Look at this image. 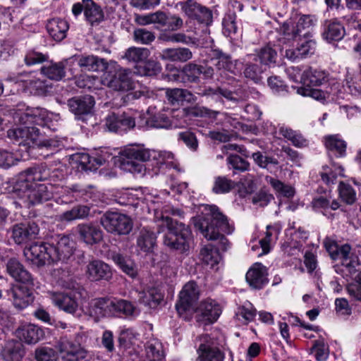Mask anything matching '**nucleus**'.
<instances>
[{
	"mask_svg": "<svg viewBox=\"0 0 361 361\" xmlns=\"http://www.w3.org/2000/svg\"><path fill=\"white\" fill-rule=\"evenodd\" d=\"M54 116L53 113L45 109H27L25 112L16 114L20 126L8 130V136L18 142L19 145L54 151L60 146V141L54 139L40 140L39 130L36 126L51 128Z\"/></svg>",
	"mask_w": 361,
	"mask_h": 361,
	"instance_id": "obj_1",
	"label": "nucleus"
},
{
	"mask_svg": "<svg viewBox=\"0 0 361 361\" xmlns=\"http://www.w3.org/2000/svg\"><path fill=\"white\" fill-rule=\"evenodd\" d=\"M202 216L195 220V226L202 235L209 240H220L221 248L226 250L228 240L221 233L231 234L233 226L228 222L227 217L224 215L216 205H203Z\"/></svg>",
	"mask_w": 361,
	"mask_h": 361,
	"instance_id": "obj_2",
	"label": "nucleus"
},
{
	"mask_svg": "<svg viewBox=\"0 0 361 361\" xmlns=\"http://www.w3.org/2000/svg\"><path fill=\"white\" fill-rule=\"evenodd\" d=\"M158 233L165 232L164 243L165 245L180 252L187 251L191 240V231L183 223L173 221L168 216L162 215L157 221Z\"/></svg>",
	"mask_w": 361,
	"mask_h": 361,
	"instance_id": "obj_3",
	"label": "nucleus"
},
{
	"mask_svg": "<svg viewBox=\"0 0 361 361\" xmlns=\"http://www.w3.org/2000/svg\"><path fill=\"white\" fill-rule=\"evenodd\" d=\"M324 245L331 257L334 259H340L341 266L336 269L338 274L342 275L344 279L352 277L356 272V267L360 265V261L356 255L351 252V247L348 244L341 245L331 238L324 240Z\"/></svg>",
	"mask_w": 361,
	"mask_h": 361,
	"instance_id": "obj_4",
	"label": "nucleus"
},
{
	"mask_svg": "<svg viewBox=\"0 0 361 361\" xmlns=\"http://www.w3.org/2000/svg\"><path fill=\"white\" fill-rule=\"evenodd\" d=\"M13 191L23 202V206L27 207L47 201L52 197V192L46 184L28 181L20 183L19 178H17Z\"/></svg>",
	"mask_w": 361,
	"mask_h": 361,
	"instance_id": "obj_5",
	"label": "nucleus"
},
{
	"mask_svg": "<svg viewBox=\"0 0 361 361\" xmlns=\"http://www.w3.org/2000/svg\"><path fill=\"white\" fill-rule=\"evenodd\" d=\"M149 151L140 145H128L119 153L120 167L131 173H143L145 167L142 162L149 159Z\"/></svg>",
	"mask_w": 361,
	"mask_h": 361,
	"instance_id": "obj_6",
	"label": "nucleus"
},
{
	"mask_svg": "<svg viewBox=\"0 0 361 361\" xmlns=\"http://www.w3.org/2000/svg\"><path fill=\"white\" fill-rule=\"evenodd\" d=\"M130 71L117 64L109 67L104 73L102 83L109 89L127 92L134 88V83L130 77Z\"/></svg>",
	"mask_w": 361,
	"mask_h": 361,
	"instance_id": "obj_7",
	"label": "nucleus"
},
{
	"mask_svg": "<svg viewBox=\"0 0 361 361\" xmlns=\"http://www.w3.org/2000/svg\"><path fill=\"white\" fill-rule=\"evenodd\" d=\"M101 224L108 232L117 235L130 233L133 226L128 216L118 212H106L101 218Z\"/></svg>",
	"mask_w": 361,
	"mask_h": 361,
	"instance_id": "obj_8",
	"label": "nucleus"
},
{
	"mask_svg": "<svg viewBox=\"0 0 361 361\" xmlns=\"http://www.w3.org/2000/svg\"><path fill=\"white\" fill-rule=\"evenodd\" d=\"M62 176L59 170L51 169L46 164H41L22 171L19 173L18 178L20 179V183H25V181L35 183L44 180L56 181L61 179Z\"/></svg>",
	"mask_w": 361,
	"mask_h": 361,
	"instance_id": "obj_9",
	"label": "nucleus"
},
{
	"mask_svg": "<svg viewBox=\"0 0 361 361\" xmlns=\"http://www.w3.org/2000/svg\"><path fill=\"white\" fill-rule=\"evenodd\" d=\"M7 80L18 84L23 92L34 95H44L49 87L44 80L27 73H21L14 78L10 76Z\"/></svg>",
	"mask_w": 361,
	"mask_h": 361,
	"instance_id": "obj_10",
	"label": "nucleus"
},
{
	"mask_svg": "<svg viewBox=\"0 0 361 361\" xmlns=\"http://www.w3.org/2000/svg\"><path fill=\"white\" fill-rule=\"evenodd\" d=\"M50 243H35L24 249L23 253L27 261L39 267L46 264L54 262L52 260V254Z\"/></svg>",
	"mask_w": 361,
	"mask_h": 361,
	"instance_id": "obj_11",
	"label": "nucleus"
},
{
	"mask_svg": "<svg viewBox=\"0 0 361 361\" xmlns=\"http://www.w3.org/2000/svg\"><path fill=\"white\" fill-rule=\"evenodd\" d=\"M200 297V290L194 281L187 283L179 294V300L176 305L178 313L181 315L195 310V303Z\"/></svg>",
	"mask_w": 361,
	"mask_h": 361,
	"instance_id": "obj_12",
	"label": "nucleus"
},
{
	"mask_svg": "<svg viewBox=\"0 0 361 361\" xmlns=\"http://www.w3.org/2000/svg\"><path fill=\"white\" fill-rule=\"evenodd\" d=\"M50 298L52 303L61 310L76 317L82 316L83 313L82 307L72 293L51 292Z\"/></svg>",
	"mask_w": 361,
	"mask_h": 361,
	"instance_id": "obj_13",
	"label": "nucleus"
},
{
	"mask_svg": "<svg viewBox=\"0 0 361 361\" xmlns=\"http://www.w3.org/2000/svg\"><path fill=\"white\" fill-rule=\"evenodd\" d=\"M197 321L203 324L214 323L221 314V308L215 300L207 298L202 300L197 307H195Z\"/></svg>",
	"mask_w": 361,
	"mask_h": 361,
	"instance_id": "obj_14",
	"label": "nucleus"
},
{
	"mask_svg": "<svg viewBox=\"0 0 361 361\" xmlns=\"http://www.w3.org/2000/svg\"><path fill=\"white\" fill-rule=\"evenodd\" d=\"M200 344L197 350L200 361H224V353L215 346L216 341L209 335L205 334L200 337Z\"/></svg>",
	"mask_w": 361,
	"mask_h": 361,
	"instance_id": "obj_15",
	"label": "nucleus"
},
{
	"mask_svg": "<svg viewBox=\"0 0 361 361\" xmlns=\"http://www.w3.org/2000/svg\"><path fill=\"white\" fill-rule=\"evenodd\" d=\"M214 66L220 73H231L233 75L241 73L243 63L240 60H232L231 56L220 50L214 51L212 59Z\"/></svg>",
	"mask_w": 361,
	"mask_h": 361,
	"instance_id": "obj_16",
	"label": "nucleus"
},
{
	"mask_svg": "<svg viewBox=\"0 0 361 361\" xmlns=\"http://www.w3.org/2000/svg\"><path fill=\"white\" fill-rule=\"evenodd\" d=\"M316 48L315 40L309 38L300 39L295 47L286 50L285 56L291 61H299L313 55Z\"/></svg>",
	"mask_w": 361,
	"mask_h": 361,
	"instance_id": "obj_17",
	"label": "nucleus"
},
{
	"mask_svg": "<svg viewBox=\"0 0 361 361\" xmlns=\"http://www.w3.org/2000/svg\"><path fill=\"white\" fill-rule=\"evenodd\" d=\"M51 251L54 262L68 259L73 253L74 242L66 235H57L52 239Z\"/></svg>",
	"mask_w": 361,
	"mask_h": 361,
	"instance_id": "obj_18",
	"label": "nucleus"
},
{
	"mask_svg": "<svg viewBox=\"0 0 361 361\" xmlns=\"http://www.w3.org/2000/svg\"><path fill=\"white\" fill-rule=\"evenodd\" d=\"M308 238L307 233L300 228H293L286 230V240L283 243V250L288 255H294L300 252L303 243Z\"/></svg>",
	"mask_w": 361,
	"mask_h": 361,
	"instance_id": "obj_19",
	"label": "nucleus"
},
{
	"mask_svg": "<svg viewBox=\"0 0 361 361\" xmlns=\"http://www.w3.org/2000/svg\"><path fill=\"white\" fill-rule=\"evenodd\" d=\"M135 126V118L126 113L119 116L115 113H111L105 119V126L111 132H126L133 128Z\"/></svg>",
	"mask_w": 361,
	"mask_h": 361,
	"instance_id": "obj_20",
	"label": "nucleus"
},
{
	"mask_svg": "<svg viewBox=\"0 0 361 361\" xmlns=\"http://www.w3.org/2000/svg\"><path fill=\"white\" fill-rule=\"evenodd\" d=\"M178 5L186 16L197 19L202 23H207L212 18V14L207 8L201 6L194 0L180 2Z\"/></svg>",
	"mask_w": 361,
	"mask_h": 361,
	"instance_id": "obj_21",
	"label": "nucleus"
},
{
	"mask_svg": "<svg viewBox=\"0 0 361 361\" xmlns=\"http://www.w3.org/2000/svg\"><path fill=\"white\" fill-rule=\"evenodd\" d=\"M38 233L39 228L35 223H21L13 226L11 237L16 243L23 244L35 239Z\"/></svg>",
	"mask_w": 361,
	"mask_h": 361,
	"instance_id": "obj_22",
	"label": "nucleus"
},
{
	"mask_svg": "<svg viewBox=\"0 0 361 361\" xmlns=\"http://www.w3.org/2000/svg\"><path fill=\"white\" fill-rule=\"evenodd\" d=\"M57 347L61 357L67 361H77L86 356V351L80 345L66 338H61Z\"/></svg>",
	"mask_w": 361,
	"mask_h": 361,
	"instance_id": "obj_23",
	"label": "nucleus"
},
{
	"mask_svg": "<svg viewBox=\"0 0 361 361\" xmlns=\"http://www.w3.org/2000/svg\"><path fill=\"white\" fill-rule=\"evenodd\" d=\"M85 274L90 281L109 280L112 275L110 267L98 259L92 260L87 264Z\"/></svg>",
	"mask_w": 361,
	"mask_h": 361,
	"instance_id": "obj_24",
	"label": "nucleus"
},
{
	"mask_svg": "<svg viewBox=\"0 0 361 361\" xmlns=\"http://www.w3.org/2000/svg\"><path fill=\"white\" fill-rule=\"evenodd\" d=\"M245 279L249 285L255 289L262 288L269 281L267 269L261 263L254 264L247 271Z\"/></svg>",
	"mask_w": 361,
	"mask_h": 361,
	"instance_id": "obj_25",
	"label": "nucleus"
},
{
	"mask_svg": "<svg viewBox=\"0 0 361 361\" xmlns=\"http://www.w3.org/2000/svg\"><path fill=\"white\" fill-rule=\"evenodd\" d=\"M94 105V100L92 96L85 95L80 97H74L68 101V106L78 119L82 116L91 114Z\"/></svg>",
	"mask_w": 361,
	"mask_h": 361,
	"instance_id": "obj_26",
	"label": "nucleus"
},
{
	"mask_svg": "<svg viewBox=\"0 0 361 361\" xmlns=\"http://www.w3.org/2000/svg\"><path fill=\"white\" fill-rule=\"evenodd\" d=\"M33 286V283L29 285L22 283L11 289L13 303L17 308L23 309L29 305L32 300L31 288Z\"/></svg>",
	"mask_w": 361,
	"mask_h": 361,
	"instance_id": "obj_27",
	"label": "nucleus"
},
{
	"mask_svg": "<svg viewBox=\"0 0 361 361\" xmlns=\"http://www.w3.org/2000/svg\"><path fill=\"white\" fill-rule=\"evenodd\" d=\"M109 157L110 154L108 152L101 151L97 152L95 156H90L87 153L78 154L75 159L84 169L91 171L103 165Z\"/></svg>",
	"mask_w": 361,
	"mask_h": 361,
	"instance_id": "obj_28",
	"label": "nucleus"
},
{
	"mask_svg": "<svg viewBox=\"0 0 361 361\" xmlns=\"http://www.w3.org/2000/svg\"><path fill=\"white\" fill-rule=\"evenodd\" d=\"M80 238L87 245L99 243L103 238L102 230L92 224H80L77 226Z\"/></svg>",
	"mask_w": 361,
	"mask_h": 361,
	"instance_id": "obj_29",
	"label": "nucleus"
},
{
	"mask_svg": "<svg viewBox=\"0 0 361 361\" xmlns=\"http://www.w3.org/2000/svg\"><path fill=\"white\" fill-rule=\"evenodd\" d=\"M68 61L77 62L82 71H97L104 66V60L94 55L75 54Z\"/></svg>",
	"mask_w": 361,
	"mask_h": 361,
	"instance_id": "obj_30",
	"label": "nucleus"
},
{
	"mask_svg": "<svg viewBox=\"0 0 361 361\" xmlns=\"http://www.w3.org/2000/svg\"><path fill=\"white\" fill-rule=\"evenodd\" d=\"M16 336L27 344H35L44 336L43 331L37 326L27 324L20 326L16 331Z\"/></svg>",
	"mask_w": 361,
	"mask_h": 361,
	"instance_id": "obj_31",
	"label": "nucleus"
},
{
	"mask_svg": "<svg viewBox=\"0 0 361 361\" xmlns=\"http://www.w3.org/2000/svg\"><path fill=\"white\" fill-rule=\"evenodd\" d=\"M345 30L336 19L326 20L323 25L322 37L328 42L339 41L343 38Z\"/></svg>",
	"mask_w": 361,
	"mask_h": 361,
	"instance_id": "obj_32",
	"label": "nucleus"
},
{
	"mask_svg": "<svg viewBox=\"0 0 361 361\" xmlns=\"http://www.w3.org/2000/svg\"><path fill=\"white\" fill-rule=\"evenodd\" d=\"M111 317L123 315L126 317L138 314L137 308L128 300L123 299H111Z\"/></svg>",
	"mask_w": 361,
	"mask_h": 361,
	"instance_id": "obj_33",
	"label": "nucleus"
},
{
	"mask_svg": "<svg viewBox=\"0 0 361 361\" xmlns=\"http://www.w3.org/2000/svg\"><path fill=\"white\" fill-rule=\"evenodd\" d=\"M159 57L164 61L184 63L192 58V53L185 47L166 48L161 50Z\"/></svg>",
	"mask_w": 361,
	"mask_h": 361,
	"instance_id": "obj_34",
	"label": "nucleus"
},
{
	"mask_svg": "<svg viewBox=\"0 0 361 361\" xmlns=\"http://www.w3.org/2000/svg\"><path fill=\"white\" fill-rule=\"evenodd\" d=\"M8 274L17 281L24 284H32V276L23 265L15 258L10 259L7 262Z\"/></svg>",
	"mask_w": 361,
	"mask_h": 361,
	"instance_id": "obj_35",
	"label": "nucleus"
},
{
	"mask_svg": "<svg viewBox=\"0 0 361 361\" xmlns=\"http://www.w3.org/2000/svg\"><path fill=\"white\" fill-rule=\"evenodd\" d=\"M8 274L17 281L24 284H32V276L23 265L15 258L10 259L7 262Z\"/></svg>",
	"mask_w": 361,
	"mask_h": 361,
	"instance_id": "obj_36",
	"label": "nucleus"
},
{
	"mask_svg": "<svg viewBox=\"0 0 361 361\" xmlns=\"http://www.w3.org/2000/svg\"><path fill=\"white\" fill-rule=\"evenodd\" d=\"M8 274L17 281L24 284H32V276L23 265L15 258L10 259L7 262Z\"/></svg>",
	"mask_w": 361,
	"mask_h": 361,
	"instance_id": "obj_37",
	"label": "nucleus"
},
{
	"mask_svg": "<svg viewBox=\"0 0 361 361\" xmlns=\"http://www.w3.org/2000/svg\"><path fill=\"white\" fill-rule=\"evenodd\" d=\"M111 299L95 298L89 303L88 314L95 319L111 317Z\"/></svg>",
	"mask_w": 361,
	"mask_h": 361,
	"instance_id": "obj_38",
	"label": "nucleus"
},
{
	"mask_svg": "<svg viewBox=\"0 0 361 361\" xmlns=\"http://www.w3.org/2000/svg\"><path fill=\"white\" fill-rule=\"evenodd\" d=\"M243 75L246 78L253 80L255 82H258L262 79V74L264 72L262 66L257 64V59L256 56H252L250 54L246 56L243 59Z\"/></svg>",
	"mask_w": 361,
	"mask_h": 361,
	"instance_id": "obj_39",
	"label": "nucleus"
},
{
	"mask_svg": "<svg viewBox=\"0 0 361 361\" xmlns=\"http://www.w3.org/2000/svg\"><path fill=\"white\" fill-rule=\"evenodd\" d=\"M68 28L67 21L61 18L51 19L47 24L49 35L56 42H61L66 37Z\"/></svg>",
	"mask_w": 361,
	"mask_h": 361,
	"instance_id": "obj_40",
	"label": "nucleus"
},
{
	"mask_svg": "<svg viewBox=\"0 0 361 361\" xmlns=\"http://www.w3.org/2000/svg\"><path fill=\"white\" fill-rule=\"evenodd\" d=\"M327 81L326 74L324 71L310 68L305 70L301 78V83L305 87L319 86Z\"/></svg>",
	"mask_w": 361,
	"mask_h": 361,
	"instance_id": "obj_41",
	"label": "nucleus"
},
{
	"mask_svg": "<svg viewBox=\"0 0 361 361\" xmlns=\"http://www.w3.org/2000/svg\"><path fill=\"white\" fill-rule=\"evenodd\" d=\"M157 235L147 227L142 228L137 238V247L145 252H152L156 245Z\"/></svg>",
	"mask_w": 361,
	"mask_h": 361,
	"instance_id": "obj_42",
	"label": "nucleus"
},
{
	"mask_svg": "<svg viewBox=\"0 0 361 361\" xmlns=\"http://www.w3.org/2000/svg\"><path fill=\"white\" fill-rule=\"evenodd\" d=\"M85 6V16L86 20L92 25H98L104 18V15L101 7L92 0H82Z\"/></svg>",
	"mask_w": 361,
	"mask_h": 361,
	"instance_id": "obj_43",
	"label": "nucleus"
},
{
	"mask_svg": "<svg viewBox=\"0 0 361 361\" xmlns=\"http://www.w3.org/2000/svg\"><path fill=\"white\" fill-rule=\"evenodd\" d=\"M162 299V293L156 288H151L147 290L140 292L138 294L139 302L151 308L156 307Z\"/></svg>",
	"mask_w": 361,
	"mask_h": 361,
	"instance_id": "obj_44",
	"label": "nucleus"
},
{
	"mask_svg": "<svg viewBox=\"0 0 361 361\" xmlns=\"http://www.w3.org/2000/svg\"><path fill=\"white\" fill-rule=\"evenodd\" d=\"M111 259L127 275L131 278H135L137 276V267L131 259L124 257L119 253L113 254Z\"/></svg>",
	"mask_w": 361,
	"mask_h": 361,
	"instance_id": "obj_45",
	"label": "nucleus"
},
{
	"mask_svg": "<svg viewBox=\"0 0 361 361\" xmlns=\"http://www.w3.org/2000/svg\"><path fill=\"white\" fill-rule=\"evenodd\" d=\"M90 209L86 205L79 204L71 209L66 211L59 215V219L62 221H72L77 219H82L88 216Z\"/></svg>",
	"mask_w": 361,
	"mask_h": 361,
	"instance_id": "obj_46",
	"label": "nucleus"
},
{
	"mask_svg": "<svg viewBox=\"0 0 361 361\" xmlns=\"http://www.w3.org/2000/svg\"><path fill=\"white\" fill-rule=\"evenodd\" d=\"M279 133L290 140L296 147H305L308 145V140L299 131L293 130L286 126H281L279 128Z\"/></svg>",
	"mask_w": 361,
	"mask_h": 361,
	"instance_id": "obj_47",
	"label": "nucleus"
},
{
	"mask_svg": "<svg viewBox=\"0 0 361 361\" xmlns=\"http://www.w3.org/2000/svg\"><path fill=\"white\" fill-rule=\"evenodd\" d=\"M325 146L328 150L335 153L338 157L345 154L346 142L338 135H329L325 137Z\"/></svg>",
	"mask_w": 361,
	"mask_h": 361,
	"instance_id": "obj_48",
	"label": "nucleus"
},
{
	"mask_svg": "<svg viewBox=\"0 0 361 361\" xmlns=\"http://www.w3.org/2000/svg\"><path fill=\"white\" fill-rule=\"evenodd\" d=\"M146 356L149 361H163L164 354L161 343L155 338L149 340L145 347Z\"/></svg>",
	"mask_w": 361,
	"mask_h": 361,
	"instance_id": "obj_49",
	"label": "nucleus"
},
{
	"mask_svg": "<svg viewBox=\"0 0 361 361\" xmlns=\"http://www.w3.org/2000/svg\"><path fill=\"white\" fill-rule=\"evenodd\" d=\"M200 257L204 263L212 268L218 264L221 259L219 250L212 244H208L202 248Z\"/></svg>",
	"mask_w": 361,
	"mask_h": 361,
	"instance_id": "obj_50",
	"label": "nucleus"
},
{
	"mask_svg": "<svg viewBox=\"0 0 361 361\" xmlns=\"http://www.w3.org/2000/svg\"><path fill=\"white\" fill-rule=\"evenodd\" d=\"M153 110L151 106L147 110V117L145 121L146 125L157 128H168L170 126L169 118L164 114H154Z\"/></svg>",
	"mask_w": 361,
	"mask_h": 361,
	"instance_id": "obj_51",
	"label": "nucleus"
},
{
	"mask_svg": "<svg viewBox=\"0 0 361 361\" xmlns=\"http://www.w3.org/2000/svg\"><path fill=\"white\" fill-rule=\"evenodd\" d=\"M150 55L147 48L132 47L128 48L123 56L129 62L134 63L145 62Z\"/></svg>",
	"mask_w": 361,
	"mask_h": 361,
	"instance_id": "obj_52",
	"label": "nucleus"
},
{
	"mask_svg": "<svg viewBox=\"0 0 361 361\" xmlns=\"http://www.w3.org/2000/svg\"><path fill=\"white\" fill-rule=\"evenodd\" d=\"M200 75L199 65L193 63L185 65L181 70V80L183 82H198Z\"/></svg>",
	"mask_w": 361,
	"mask_h": 361,
	"instance_id": "obj_53",
	"label": "nucleus"
},
{
	"mask_svg": "<svg viewBox=\"0 0 361 361\" xmlns=\"http://www.w3.org/2000/svg\"><path fill=\"white\" fill-rule=\"evenodd\" d=\"M256 316V310L253 305L246 302L243 305L239 306L235 312L236 318L245 324L253 321Z\"/></svg>",
	"mask_w": 361,
	"mask_h": 361,
	"instance_id": "obj_54",
	"label": "nucleus"
},
{
	"mask_svg": "<svg viewBox=\"0 0 361 361\" xmlns=\"http://www.w3.org/2000/svg\"><path fill=\"white\" fill-rule=\"evenodd\" d=\"M64 69V63L59 62L43 66L41 71L45 76L51 80H60L65 76Z\"/></svg>",
	"mask_w": 361,
	"mask_h": 361,
	"instance_id": "obj_55",
	"label": "nucleus"
},
{
	"mask_svg": "<svg viewBox=\"0 0 361 361\" xmlns=\"http://www.w3.org/2000/svg\"><path fill=\"white\" fill-rule=\"evenodd\" d=\"M161 71V64L154 60H149L143 66H136L135 73L140 76H154Z\"/></svg>",
	"mask_w": 361,
	"mask_h": 361,
	"instance_id": "obj_56",
	"label": "nucleus"
},
{
	"mask_svg": "<svg viewBox=\"0 0 361 361\" xmlns=\"http://www.w3.org/2000/svg\"><path fill=\"white\" fill-rule=\"evenodd\" d=\"M269 182L278 196L292 198L295 194V190L291 185L286 184L273 178H271Z\"/></svg>",
	"mask_w": 361,
	"mask_h": 361,
	"instance_id": "obj_57",
	"label": "nucleus"
},
{
	"mask_svg": "<svg viewBox=\"0 0 361 361\" xmlns=\"http://www.w3.org/2000/svg\"><path fill=\"white\" fill-rule=\"evenodd\" d=\"M234 187V182L231 179L226 176H216L214 179L212 191L217 195L225 194L229 192Z\"/></svg>",
	"mask_w": 361,
	"mask_h": 361,
	"instance_id": "obj_58",
	"label": "nucleus"
},
{
	"mask_svg": "<svg viewBox=\"0 0 361 361\" xmlns=\"http://www.w3.org/2000/svg\"><path fill=\"white\" fill-rule=\"evenodd\" d=\"M252 55V56L257 57V62H259L262 64V66L275 64L277 58L276 51L269 46L262 48L257 54Z\"/></svg>",
	"mask_w": 361,
	"mask_h": 361,
	"instance_id": "obj_59",
	"label": "nucleus"
},
{
	"mask_svg": "<svg viewBox=\"0 0 361 361\" xmlns=\"http://www.w3.org/2000/svg\"><path fill=\"white\" fill-rule=\"evenodd\" d=\"M281 229V228L279 225H269L267 226L265 237L259 240V244L262 250V252L259 254V255H266L269 252L271 237L274 236L275 238H277Z\"/></svg>",
	"mask_w": 361,
	"mask_h": 361,
	"instance_id": "obj_60",
	"label": "nucleus"
},
{
	"mask_svg": "<svg viewBox=\"0 0 361 361\" xmlns=\"http://www.w3.org/2000/svg\"><path fill=\"white\" fill-rule=\"evenodd\" d=\"M6 361H20L23 357V351L20 343H8L3 351Z\"/></svg>",
	"mask_w": 361,
	"mask_h": 361,
	"instance_id": "obj_61",
	"label": "nucleus"
},
{
	"mask_svg": "<svg viewBox=\"0 0 361 361\" xmlns=\"http://www.w3.org/2000/svg\"><path fill=\"white\" fill-rule=\"evenodd\" d=\"M310 350L317 361H326L329 357V346L323 339L315 341Z\"/></svg>",
	"mask_w": 361,
	"mask_h": 361,
	"instance_id": "obj_62",
	"label": "nucleus"
},
{
	"mask_svg": "<svg viewBox=\"0 0 361 361\" xmlns=\"http://www.w3.org/2000/svg\"><path fill=\"white\" fill-rule=\"evenodd\" d=\"M186 114L193 117H207L209 118H215L219 112L211 110L204 106H194L185 109Z\"/></svg>",
	"mask_w": 361,
	"mask_h": 361,
	"instance_id": "obj_63",
	"label": "nucleus"
},
{
	"mask_svg": "<svg viewBox=\"0 0 361 361\" xmlns=\"http://www.w3.org/2000/svg\"><path fill=\"white\" fill-rule=\"evenodd\" d=\"M163 18L159 21V24L166 27L170 30H177L183 25V20L176 16L167 15L162 12Z\"/></svg>",
	"mask_w": 361,
	"mask_h": 361,
	"instance_id": "obj_64",
	"label": "nucleus"
}]
</instances>
